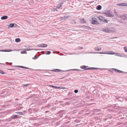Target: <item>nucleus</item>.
<instances>
[{"label": "nucleus", "mask_w": 127, "mask_h": 127, "mask_svg": "<svg viewBox=\"0 0 127 127\" xmlns=\"http://www.w3.org/2000/svg\"><path fill=\"white\" fill-rule=\"evenodd\" d=\"M15 41L17 42H19L20 41L21 39L19 38H17L15 39Z\"/></svg>", "instance_id": "obj_22"}, {"label": "nucleus", "mask_w": 127, "mask_h": 127, "mask_svg": "<svg viewBox=\"0 0 127 127\" xmlns=\"http://www.w3.org/2000/svg\"><path fill=\"white\" fill-rule=\"evenodd\" d=\"M11 117L12 119H15L17 118L18 116L17 115H15L11 116Z\"/></svg>", "instance_id": "obj_19"}, {"label": "nucleus", "mask_w": 127, "mask_h": 127, "mask_svg": "<svg viewBox=\"0 0 127 127\" xmlns=\"http://www.w3.org/2000/svg\"><path fill=\"white\" fill-rule=\"evenodd\" d=\"M55 108H52L51 109V110H55Z\"/></svg>", "instance_id": "obj_50"}, {"label": "nucleus", "mask_w": 127, "mask_h": 127, "mask_svg": "<svg viewBox=\"0 0 127 127\" xmlns=\"http://www.w3.org/2000/svg\"><path fill=\"white\" fill-rule=\"evenodd\" d=\"M38 58V56H36V55H35L33 58H32L33 59H37Z\"/></svg>", "instance_id": "obj_28"}, {"label": "nucleus", "mask_w": 127, "mask_h": 127, "mask_svg": "<svg viewBox=\"0 0 127 127\" xmlns=\"http://www.w3.org/2000/svg\"><path fill=\"white\" fill-rule=\"evenodd\" d=\"M14 24H11L8 25V27L9 28H11L14 27Z\"/></svg>", "instance_id": "obj_21"}, {"label": "nucleus", "mask_w": 127, "mask_h": 127, "mask_svg": "<svg viewBox=\"0 0 127 127\" xmlns=\"http://www.w3.org/2000/svg\"><path fill=\"white\" fill-rule=\"evenodd\" d=\"M111 69L112 70H114V71L115 72H118V73H127V72H123V71H121V70H119L118 69H115V68H112Z\"/></svg>", "instance_id": "obj_5"}, {"label": "nucleus", "mask_w": 127, "mask_h": 127, "mask_svg": "<svg viewBox=\"0 0 127 127\" xmlns=\"http://www.w3.org/2000/svg\"><path fill=\"white\" fill-rule=\"evenodd\" d=\"M72 21L73 22V24H76V22H75V20H72Z\"/></svg>", "instance_id": "obj_39"}, {"label": "nucleus", "mask_w": 127, "mask_h": 127, "mask_svg": "<svg viewBox=\"0 0 127 127\" xmlns=\"http://www.w3.org/2000/svg\"><path fill=\"white\" fill-rule=\"evenodd\" d=\"M120 97H117V98H116V99H119V98Z\"/></svg>", "instance_id": "obj_55"}, {"label": "nucleus", "mask_w": 127, "mask_h": 127, "mask_svg": "<svg viewBox=\"0 0 127 127\" xmlns=\"http://www.w3.org/2000/svg\"><path fill=\"white\" fill-rule=\"evenodd\" d=\"M78 125H76V126H77Z\"/></svg>", "instance_id": "obj_61"}, {"label": "nucleus", "mask_w": 127, "mask_h": 127, "mask_svg": "<svg viewBox=\"0 0 127 127\" xmlns=\"http://www.w3.org/2000/svg\"><path fill=\"white\" fill-rule=\"evenodd\" d=\"M0 73L2 74H4V72L2 70H0Z\"/></svg>", "instance_id": "obj_31"}, {"label": "nucleus", "mask_w": 127, "mask_h": 127, "mask_svg": "<svg viewBox=\"0 0 127 127\" xmlns=\"http://www.w3.org/2000/svg\"><path fill=\"white\" fill-rule=\"evenodd\" d=\"M113 28H105L102 29L103 31L105 32H114Z\"/></svg>", "instance_id": "obj_1"}, {"label": "nucleus", "mask_w": 127, "mask_h": 127, "mask_svg": "<svg viewBox=\"0 0 127 127\" xmlns=\"http://www.w3.org/2000/svg\"><path fill=\"white\" fill-rule=\"evenodd\" d=\"M0 64H1V63H0Z\"/></svg>", "instance_id": "obj_62"}, {"label": "nucleus", "mask_w": 127, "mask_h": 127, "mask_svg": "<svg viewBox=\"0 0 127 127\" xmlns=\"http://www.w3.org/2000/svg\"><path fill=\"white\" fill-rule=\"evenodd\" d=\"M78 90H76L74 91V92L76 93H77L78 92Z\"/></svg>", "instance_id": "obj_38"}, {"label": "nucleus", "mask_w": 127, "mask_h": 127, "mask_svg": "<svg viewBox=\"0 0 127 127\" xmlns=\"http://www.w3.org/2000/svg\"><path fill=\"white\" fill-rule=\"evenodd\" d=\"M80 28L83 27L84 28H85L86 29H88L89 27H88V26H86L83 25V26H80Z\"/></svg>", "instance_id": "obj_23"}, {"label": "nucleus", "mask_w": 127, "mask_h": 127, "mask_svg": "<svg viewBox=\"0 0 127 127\" xmlns=\"http://www.w3.org/2000/svg\"><path fill=\"white\" fill-rule=\"evenodd\" d=\"M38 46L39 47H46L47 46V45L45 44H40L38 45Z\"/></svg>", "instance_id": "obj_8"}, {"label": "nucleus", "mask_w": 127, "mask_h": 127, "mask_svg": "<svg viewBox=\"0 0 127 127\" xmlns=\"http://www.w3.org/2000/svg\"><path fill=\"white\" fill-rule=\"evenodd\" d=\"M26 51V50H24L23 51H21V54H26L27 53V52Z\"/></svg>", "instance_id": "obj_26"}, {"label": "nucleus", "mask_w": 127, "mask_h": 127, "mask_svg": "<svg viewBox=\"0 0 127 127\" xmlns=\"http://www.w3.org/2000/svg\"><path fill=\"white\" fill-rule=\"evenodd\" d=\"M121 123H118L116 125L118 126L121 124Z\"/></svg>", "instance_id": "obj_42"}, {"label": "nucleus", "mask_w": 127, "mask_h": 127, "mask_svg": "<svg viewBox=\"0 0 127 127\" xmlns=\"http://www.w3.org/2000/svg\"><path fill=\"white\" fill-rule=\"evenodd\" d=\"M121 19L124 20L126 19L127 17L126 15H124L122 16L121 17Z\"/></svg>", "instance_id": "obj_12"}, {"label": "nucleus", "mask_w": 127, "mask_h": 127, "mask_svg": "<svg viewBox=\"0 0 127 127\" xmlns=\"http://www.w3.org/2000/svg\"><path fill=\"white\" fill-rule=\"evenodd\" d=\"M119 54V55H118V56H121L120 55V54Z\"/></svg>", "instance_id": "obj_57"}, {"label": "nucleus", "mask_w": 127, "mask_h": 127, "mask_svg": "<svg viewBox=\"0 0 127 127\" xmlns=\"http://www.w3.org/2000/svg\"><path fill=\"white\" fill-rule=\"evenodd\" d=\"M68 81V79H65V80H64V82L66 81Z\"/></svg>", "instance_id": "obj_52"}, {"label": "nucleus", "mask_w": 127, "mask_h": 127, "mask_svg": "<svg viewBox=\"0 0 127 127\" xmlns=\"http://www.w3.org/2000/svg\"><path fill=\"white\" fill-rule=\"evenodd\" d=\"M103 22H105L106 23H108V21L106 19H104V20L103 21Z\"/></svg>", "instance_id": "obj_40"}, {"label": "nucleus", "mask_w": 127, "mask_h": 127, "mask_svg": "<svg viewBox=\"0 0 127 127\" xmlns=\"http://www.w3.org/2000/svg\"><path fill=\"white\" fill-rule=\"evenodd\" d=\"M10 65H11L12 64V63H10Z\"/></svg>", "instance_id": "obj_56"}, {"label": "nucleus", "mask_w": 127, "mask_h": 127, "mask_svg": "<svg viewBox=\"0 0 127 127\" xmlns=\"http://www.w3.org/2000/svg\"><path fill=\"white\" fill-rule=\"evenodd\" d=\"M117 13V12H115L114 13L115 15H116Z\"/></svg>", "instance_id": "obj_54"}, {"label": "nucleus", "mask_w": 127, "mask_h": 127, "mask_svg": "<svg viewBox=\"0 0 127 127\" xmlns=\"http://www.w3.org/2000/svg\"><path fill=\"white\" fill-rule=\"evenodd\" d=\"M51 53V52L50 51H48L46 53V55H49Z\"/></svg>", "instance_id": "obj_32"}, {"label": "nucleus", "mask_w": 127, "mask_h": 127, "mask_svg": "<svg viewBox=\"0 0 127 127\" xmlns=\"http://www.w3.org/2000/svg\"><path fill=\"white\" fill-rule=\"evenodd\" d=\"M8 18V16H4L1 17V19L2 20H4Z\"/></svg>", "instance_id": "obj_10"}, {"label": "nucleus", "mask_w": 127, "mask_h": 127, "mask_svg": "<svg viewBox=\"0 0 127 127\" xmlns=\"http://www.w3.org/2000/svg\"><path fill=\"white\" fill-rule=\"evenodd\" d=\"M110 10H108L105 12L103 13V14L107 15L109 17H113L114 16V15L112 13L111 14L109 12H110Z\"/></svg>", "instance_id": "obj_2"}, {"label": "nucleus", "mask_w": 127, "mask_h": 127, "mask_svg": "<svg viewBox=\"0 0 127 127\" xmlns=\"http://www.w3.org/2000/svg\"><path fill=\"white\" fill-rule=\"evenodd\" d=\"M71 70L76 71H78V72H80L83 71V70H80L78 69H71Z\"/></svg>", "instance_id": "obj_20"}, {"label": "nucleus", "mask_w": 127, "mask_h": 127, "mask_svg": "<svg viewBox=\"0 0 127 127\" xmlns=\"http://www.w3.org/2000/svg\"><path fill=\"white\" fill-rule=\"evenodd\" d=\"M64 111V110H61V111H59L58 112V113H62V112H63Z\"/></svg>", "instance_id": "obj_43"}, {"label": "nucleus", "mask_w": 127, "mask_h": 127, "mask_svg": "<svg viewBox=\"0 0 127 127\" xmlns=\"http://www.w3.org/2000/svg\"><path fill=\"white\" fill-rule=\"evenodd\" d=\"M14 67H21L23 68L26 69H31L26 67L21 66H14Z\"/></svg>", "instance_id": "obj_6"}, {"label": "nucleus", "mask_w": 127, "mask_h": 127, "mask_svg": "<svg viewBox=\"0 0 127 127\" xmlns=\"http://www.w3.org/2000/svg\"><path fill=\"white\" fill-rule=\"evenodd\" d=\"M76 98L75 97H74V96H73V97H71V98H70V99H72V98H73L74 99H75V98Z\"/></svg>", "instance_id": "obj_45"}, {"label": "nucleus", "mask_w": 127, "mask_h": 127, "mask_svg": "<svg viewBox=\"0 0 127 127\" xmlns=\"http://www.w3.org/2000/svg\"><path fill=\"white\" fill-rule=\"evenodd\" d=\"M58 71V72L59 71H67V70H62L60 69H58V70H57Z\"/></svg>", "instance_id": "obj_33"}, {"label": "nucleus", "mask_w": 127, "mask_h": 127, "mask_svg": "<svg viewBox=\"0 0 127 127\" xmlns=\"http://www.w3.org/2000/svg\"><path fill=\"white\" fill-rule=\"evenodd\" d=\"M29 85V84H25L23 87H27Z\"/></svg>", "instance_id": "obj_35"}, {"label": "nucleus", "mask_w": 127, "mask_h": 127, "mask_svg": "<svg viewBox=\"0 0 127 127\" xmlns=\"http://www.w3.org/2000/svg\"><path fill=\"white\" fill-rule=\"evenodd\" d=\"M64 78V77H63V78Z\"/></svg>", "instance_id": "obj_63"}, {"label": "nucleus", "mask_w": 127, "mask_h": 127, "mask_svg": "<svg viewBox=\"0 0 127 127\" xmlns=\"http://www.w3.org/2000/svg\"><path fill=\"white\" fill-rule=\"evenodd\" d=\"M54 12L55 11H57V10L56 8H53L52 10Z\"/></svg>", "instance_id": "obj_36"}, {"label": "nucleus", "mask_w": 127, "mask_h": 127, "mask_svg": "<svg viewBox=\"0 0 127 127\" xmlns=\"http://www.w3.org/2000/svg\"><path fill=\"white\" fill-rule=\"evenodd\" d=\"M54 52H53V53H54Z\"/></svg>", "instance_id": "obj_60"}, {"label": "nucleus", "mask_w": 127, "mask_h": 127, "mask_svg": "<svg viewBox=\"0 0 127 127\" xmlns=\"http://www.w3.org/2000/svg\"><path fill=\"white\" fill-rule=\"evenodd\" d=\"M102 6L100 5H98L96 7V9L98 10H100L101 9Z\"/></svg>", "instance_id": "obj_15"}, {"label": "nucleus", "mask_w": 127, "mask_h": 127, "mask_svg": "<svg viewBox=\"0 0 127 127\" xmlns=\"http://www.w3.org/2000/svg\"><path fill=\"white\" fill-rule=\"evenodd\" d=\"M95 49L96 50L99 51L101 50V48H97V47H95Z\"/></svg>", "instance_id": "obj_25"}, {"label": "nucleus", "mask_w": 127, "mask_h": 127, "mask_svg": "<svg viewBox=\"0 0 127 127\" xmlns=\"http://www.w3.org/2000/svg\"><path fill=\"white\" fill-rule=\"evenodd\" d=\"M99 19L102 21L103 22V21L104 20V18L102 16H99Z\"/></svg>", "instance_id": "obj_11"}, {"label": "nucleus", "mask_w": 127, "mask_h": 127, "mask_svg": "<svg viewBox=\"0 0 127 127\" xmlns=\"http://www.w3.org/2000/svg\"><path fill=\"white\" fill-rule=\"evenodd\" d=\"M49 112V111H45V113H46L47 112Z\"/></svg>", "instance_id": "obj_53"}, {"label": "nucleus", "mask_w": 127, "mask_h": 127, "mask_svg": "<svg viewBox=\"0 0 127 127\" xmlns=\"http://www.w3.org/2000/svg\"><path fill=\"white\" fill-rule=\"evenodd\" d=\"M60 7H61L60 6V5H59V4L56 6V8H59Z\"/></svg>", "instance_id": "obj_37"}, {"label": "nucleus", "mask_w": 127, "mask_h": 127, "mask_svg": "<svg viewBox=\"0 0 127 127\" xmlns=\"http://www.w3.org/2000/svg\"><path fill=\"white\" fill-rule=\"evenodd\" d=\"M5 51V52H9V51H10L7 50H5V51Z\"/></svg>", "instance_id": "obj_51"}, {"label": "nucleus", "mask_w": 127, "mask_h": 127, "mask_svg": "<svg viewBox=\"0 0 127 127\" xmlns=\"http://www.w3.org/2000/svg\"><path fill=\"white\" fill-rule=\"evenodd\" d=\"M80 22L82 23H86V20L84 19H81L80 20Z\"/></svg>", "instance_id": "obj_14"}, {"label": "nucleus", "mask_w": 127, "mask_h": 127, "mask_svg": "<svg viewBox=\"0 0 127 127\" xmlns=\"http://www.w3.org/2000/svg\"><path fill=\"white\" fill-rule=\"evenodd\" d=\"M127 4L125 3H118L117 4L118 6H127V5H126Z\"/></svg>", "instance_id": "obj_7"}, {"label": "nucleus", "mask_w": 127, "mask_h": 127, "mask_svg": "<svg viewBox=\"0 0 127 127\" xmlns=\"http://www.w3.org/2000/svg\"><path fill=\"white\" fill-rule=\"evenodd\" d=\"M68 17V16H64L63 17H61L60 18V19H61V20H65Z\"/></svg>", "instance_id": "obj_18"}, {"label": "nucleus", "mask_w": 127, "mask_h": 127, "mask_svg": "<svg viewBox=\"0 0 127 127\" xmlns=\"http://www.w3.org/2000/svg\"><path fill=\"white\" fill-rule=\"evenodd\" d=\"M64 4V2H60L59 4V5H60V6L61 7L62 6V5L63 4Z\"/></svg>", "instance_id": "obj_27"}, {"label": "nucleus", "mask_w": 127, "mask_h": 127, "mask_svg": "<svg viewBox=\"0 0 127 127\" xmlns=\"http://www.w3.org/2000/svg\"><path fill=\"white\" fill-rule=\"evenodd\" d=\"M57 70H58V69H55L53 70H52V71L57 72H58V71Z\"/></svg>", "instance_id": "obj_30"}, {"label": "nucleus", "mask_w": 127, "mask_h": 127, "mask_svg": "<svg viewBox=\"0 0 127 127\" xmlns=\"http://www.w3.org/2000/svg\"><path fill=\"white\" fill-rule=\"evenodd\" d=\"M5 63L6 64L7 63H8V62H5Z\"/></svg>", "instance_id": "obj_58"}, {"label": "nucleus", "mask_w": 127, "mask_h": 127, "mask_svg": "<svg viewBox=\"0 0 127 127\" xmlns=\"http://www.w3.org/2000/svg\"><path fill=\"white\" fill-rule=\"evenodd\" d=\"M9 70H13V69H9Z\"/></svg>", "instance_id": "obj_59"}, {"label": "nucleus", "mask_w": 127, "mask_h": 127, "mask_svg": "<svg viewBox=\"0 0 127 127\" xmlns=\"http://www.w3.org/2000/svg\"><path fill=\"white\" fill-rule=\"evenodd\" d=\"M99 69V68L95 67H90L88 68V69H89V70H96Z\"/></svg>", "instance_id": "obj_13"}, {"label": "nucleus", "mask_w": 127, "mask_h": 127, "mask_svg": "<svg viewBox=\"0 0 127 127\" xmlns=\"http://www.w3.org/2000/svg\"><path fill=\"white\" fill-rule=\"evenodd\" d=\"M93 112H96L99 111H101V110L100 109H95L93 110Z\"/></svg>", "instance_id": "obj_16"}, {"label": "nucleus", "mask_w": 127, "mask_h": 127, "mask_svg": "<svg viewBox=\"0 0 127 127\" xmlns=\"http://www.w3.org/2000/svg\"><path fill=\"white\" fill-rule=\"evenodd\" d=\"M17 114H21L22 115H23V114H22V113L21 112H17Z\"/></svg>", "instance_id": "obj_34"}, {"label": "nucleus", "mask_w": 127, "mask_h": 127, "mask_svg": "<svg viewBox=\"0 0 127 127\" xmlns=\"http://www.w3.org/2000/svg\"><path fill=\"white\" fill-rule=\"evenodd\" d=\"M86 89V87L84 86H82L81 88V90L82 91H84Z\"/></svg>", "instance_id": "obj_17"}, {"label": "nucleus", "mask_w": 127, "mask_h": 127, "mask_svg": "<svg viewBox=\"0 0 127 127\" xmlns=\"http://www.w3.org/2000/svg\"><path fill=\"white\" fill-rule=\"evenodd\" d=\"M71 94V93L70 92H69V94H68V96H70Z\"/></svg>", "instance_id": "obj_47"}, {"label": "nucleus", "mask_w": 127, "mask_h": 127, "mask_svg": "<svg viewBox=\"0 0 127 127\" xmlns=\"http://www.w3.org/2000/svg\"><path fill=\"white\" fill-rule=\"evenodd\" d=\"M51 87L54 88L55 89H65V88L64 87H57L53 86V85H50Z\"/></svg>", "instance_id": "obj_4"}, {"label": "nucleus", "mask_w": 127, "mask_h": 127, "mask_svg": "<svg viewBox=\"0 0 127 127\" xmlns=\"http://www.w3.org/2000/svg\"><path fill=\"white\" fill-rule=\"evenodd\" d=\"M99 53L100 54H106V53H104L103 52H99V53Z\"/></svg>", "instance_id": "obj_44"}, {"label": "nucleus", "mask_w": 127, "mask_h": 127, "mask_svg": "<svg viewBox=\"0 0 127 127\" xmlns=\"http://www.w3.org/2000/svg\"><path fill=\"white\" fill-rule=\"evenodd\" d=\"M124 49L125 50V51L127 52V47H124Z\"/></svg>", "instance_id": "obj_29"}, {"label": "nucleus", "mask_w": 127, "mask_h": 127, "mask_svg": "<svg viewBox=\"0 0 127 127\" xmlns=\"http://www.w3.org/2000/svg\"><path fill=\"white\" fill-rule=\"evenodd\" d=\"M111 117V115L109 114L106 117V118L107 119H110Z\"/></svg>", "instance_id": "obj_24"}, {"label": "nucleus", "mask_w": 127, "mask_h": 127, "mask_svg": "<svg viewBox=\"0 0 127 127\" xmlns=\"http://www.w3.org/2000/svg\"><path fill=\"white\" fill-rule=\"evenodd\" d=\"M109 71L112 74H113V72L112 71L110 70H109Z\"/></svg>", "instance_id": "obj_46"}, {"label": "nucleus", "mask_w": 127, "mask_h": 127, "mask_svg": "<svg viewBox=\"0 0 127 127\" xmlns=\"http://www.w3.org/2000/svg\"><path fill=\"white\" fill-rule=\"evenodd\" d=\"M78 48H79V49H81L83 48V47H79Z\"/></svg>", "instance_id": "obj_49"}, {"label": "nucleus", "mask_w": 127, "mask_h": 127, "mask_svg": "<svg viewBox=\"0 0 127 127\" xmlns=\"http://www.w3.org/2000/svg\"><path fill=\"white\" fill-rule=\"evenodd\" d=\"M96 19L95 18H92V24H98L99 23L97 21H96Z\"/></svg>", "instance_id": "obj_3"}, {"label": "nucleus", "mask_w": 127, "mask_h": 127, "mask_svg": "<svg viewBox=\"0 0 127 127\" xmlns=\"http://www.w3.org/2000/svg\"><path fill=\"white\" fill-rule=\"evenodd\" d=\"M34 50V49H26V50L27 51H30V50Z\"/></svg>", "instance_id": "obj_41"}, {"label": "nucleus", "mask_w": 127, "mask_h": 127, "mask_svg": "<svg viewBox=\"0 0 127 127\" xmlns=\"http://www.w3.org/2000/svg\"><path fill=\"white\" fill-rule=\"evenodd\" d=\"M88 67V66H86L85 65H83L80 67V68L83 69H84L85 70H89L88 68H87Z\"/></svg>", "instance_id": "obj_9"}, {"label": "nucleus", "mask_w": 127, "mask_h": 127, "mask_svg": "<svg viewBox=\"0 0 127 127\" xmlns=\"http://www.w3.org/2000/svg\"><path fill=\"white\" fill-rule=\"evenodd\" d=\"M50 106V105H47L46 106V107H48V108H49V106Z\"/></svg>", "instance_id": "obj_48"}]
</instances>
